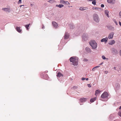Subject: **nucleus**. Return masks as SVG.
<instances>
[{"mask_svg": "<svg viewBox=\"0 0 121 121\" xmlns=\"http://www.w3.org/2000/svg\"><path fill=\"white\" fill-rule=\"evenodd\" d=\"M107 28L109 30L112 31H114L115 30L114 28L111 26H107Z\"/></svg>", "mask_w": 121, "mask_h": 121, "instance_id": "obj_14", "label": "nucleus"}, {"mask_svg": "<svg viewBox=\"0 0 121 121\" xmlns=\"http://www.w3.org/2000/svg\"><path fill=\"white\" fill-rule=\"evenodd\" d=\"M44 27L43 26V27H42V29H44Z\"/></svg>", "mask_w": 121, "mask_h": 121, "instance_id": "obj_51", "label": "nucleus"}, {"mask_svg": "<svg viewBox=\"0 0 121 121\" xmlns=\"http://www.w3.org/2000/svg\"><path fill=\"white\" fill-rule=\"evenodd\" d=\"M65 3V1L63 0H60V3L61 4H64Z\"/></svg>", "mask_w": 121, "mask_h": 121, "instance_id": "obj_26", "label": "nucleus"}, {"mask_svg": "<svg viewBox=\"0 0 121 121\" xmlns=\"http://www.w3.org/2000/svg\"><path fill=\"white\" fill-rule=\"evenodd\" d=\"M57 78H58V79L60 78H62L63 76V75L60 72H58L57 73Z\"/></svg>", "mask_w": 121, "mask_h": 121, "instance_id": "obj_11", "label": "nucleus"}, {"mask_svg": "<svg viewBox=\"0 0 121 121\" xmlns=\"http://www.w3.org/2000/svg\"><path fill=\"white\" fill-rule=\"evenodd\" d=\"M107 2L109 3L113 4L115 3V0H107Z\"/></svg>", "mask_w": 121, "mask_h": 121, "instance_id": "obj_15", "label": "nucleus"}, {"mask_svg": "<svg viewBox=\"0 0 121 121\" xmlns=\"http://www.w3.org/2000/svg\"><path fill=\"white\" fill-rule=\"evenodd\" d=\"M94 20L97 22H98L99 21V18L98 15L96 14H94L93 15Z\"/></svg>", "mask_w": 121, "mask_h": 121, "instance_id": "obj_3", "label": "nucleus"}, {"mask_svg": "<svg viewBox=\"0 0 121 121\" xmlns=\"http://www.w3.org/2000/svg\"><path fill=\"white\" fill-rule=\"evenodd\" d=\"M86 99V98H83L80 99L79 100V103L80 105H82L83 104V103L84 102Z\"/></svg>", "mask_w": 121, "mask_h": 121, "instance_id": "obj_6", "label": "nucleus"}, {"mask_svg": "<svg viewBox=\"0 0 121 121\" xmlns=\"http://www.w3.org/2000/svg\"><path fill=\"white\" fill-rule=\"evenodd\" d=\"M30 5L31 6H32V4H30Z\"/></svg>", "mask_w": 121, "mask_h": 121, "instance_id": "obj_52", "label": "nucleus"}, {"mask_svg": "<svg viewBox=\"0 0 121 121\" xmlns=\"http://www.w3.org/2000/svg\"><path fill=\"white\" fill-rule=\"evenodd\" d=\"M16 30H17L19 33H22V30L21 29L20 27H18V26H17L16 27Z\"/></svg>", "mask_w": 121, "mask_h": 121, "instance_id": "obj_12", "label": "nucleus"}, {"mask_svg": "<svg viewBox=\"0 0 121 121\" xmlns=\"http://www.w3.org/2000/svg\"><path fill=\"white\" fill-rule=\"evenodd\" d=\"M52 24L54 27L55 28H58V26L57 23L55 22H52Z\"/></svg>", "mask_w": 121, "mask_h": 121, "instance_id": "obj_8", "label": "nucleus"}, {"mask_svg": "<svg viewBox=\"0 0 121 121\" xmlns=\"http://www.w3.org/2000/svg\"><path fill=\"white\" fill-rule=\"evenodd\" d=\"M101 91H100V90H96L95 91V95H97Z\"/></svg>", "mask_w": 121, "mask_h": 121, "instance_id": "obj_19", "label": "nucleus"}, {"mask_svg": "<svg viewBox=\"0 0 121 121\" xmlns=\"http://www.w3.org/2000/svg\"><path fill=\"white\" fill-rule=\"evenodd\" d=\"M22 0H19L18 2V4H20L21 3Z\"/></svg>", "mask_w": 121, "mask_h": 121, "instance_id": "obj_33", "label": "nucleus"}, {"mask_svg": "<svg viewBox=\"0 0 121 121\" xmlns=\"http://www.w3.org/2000/svg\"><path fill=\"white\" fill-rule=\"evenodd\" d=\"M119 24L121 26V22H119Z\"/></svg>", "mask_w": 121, "mask_h": 121, "instance_id": "obj_45", "label": "nucleus"}, {"mask_svg": "<svg viewBox=\"0 0 121 121\" xmlns=\"http://www.w3.org/2000/svg\"><path fill=\"white\" fill-rule=\"evenodd\" d=\"M114 35V33L112 32L110 33L108 35V38L109 39H112L113 38V35Z\"/></svg>", "mask_w": 121, "mask_h": 121, "instance_id": "obj_9", "label": "nucleus"}, {"mask_svg": "<svg viewBox=\"0 0 121 121\" xmlns=\"http://www.w3.org/2000/svg\"><path fill=\"white\" fill-rule=\"evenodd\" d=\"M93 0H88V1H92Z\"/></svg>", "mask_w": 121, "mask_h": 121, "instance_id": "obj_46", "label": "nucleus"}, {"mask_svg": "<svg viewBox=\"0 0 121 121\" xmlns=\"http://www.w3.org/2000/svg\"><path fill=\"white\" fill-rule=\"evenodd\" d=\"M119 53L120 54V56H121V50H120L119 51Z\"/></svg>", "mask_w": 121, "mask_h": 121, "instance_id": "obj_43", "label": "nucleus"}, {"mask_svg": "<svg viewBox=\"0 0 121 121\" xmlns=\"http://www.w3.org/2000/svg\"><path fill=\"white\" fill-rule=\"evenodd\" d=\"M88 60L86 58H84L83 59V61L84 62L87 61Z\"/></svg>", "mask_w": 121, "mask_h": 121, "instance_id": "obj_30", "label": "nucleus"}, {"mask_svg": "<svg viewBox=\"0 0 121 121\" xmlns=\"http://www.w3.org/2000/svg\"><path fill=\"white\" fill-rule=\"evenodd\" d=\"M48 2L51 3H52L53 2V1L52 0H50L48 1Z\"/></svg>", "mask_w": 121, "mask_h": 121, "instance_id": "obj_31", "label": "nucleus"}, {"mask_svg": "<svg viewBox=\"0 0 121 121\" xmlns=\"http://www.w3.org/2000/svg\"><path fill=\"white\" fill-rule=\"evenodd\" d=\"M78 88L77 86H73V88L74 89H77Z\"/></svg>", "mask_w": 121, "mask_h": 121, "instance_id": "obj_32", "label": "nucleus"}, {"mask_svg": "<svg viewBox=\"0 0 121 121\" xmlns=\"http://www.w3.org/2000/svg\"><path fill=\"white\" fill-rule=\"evenodd\" d=\"M95 67H94V68L92 69V70L93 71H94L95 70Z\"/></svg>", "mask_w": 121, "mask_h": 121, "instance_id": "obj_42", "label": "nucleus"}, {"mask_svg": "<svg viewBox=\"0 0 121 121\" xmlns=\"http://www.w3.org/2000/svg\"><path fill=\"white\" fill-rule=\"evenodd\" d=\"M88 36L87 34L86 33L84 34L82 36L83 40L84 41H86L87 39L88 38Z\"/></svg>", "mask_w": 121, "mask_h": 121, "instance_id": "obj_4", "label": "nucleus"}, {"mask_svg": "<svg viewBox=\"0 0 121 121\" xmlns=\"http://www.w3.org/2000/svg\"><path fill=\"white\" fill-rule=\"evenodd\" d=\"M89 44L93 49H95L97 47V44L95 41L94 40H92L89 42Z\"/></svg>", "mask_w": 121, "mask_h": 121, "instance_id": "obj_2", "label": "nucleus"}, {"mask_svg": "<svg viewBox=\"0 0 121 121\" xmlns=\"http://www.w3.org/2000/svg\"><path fill=\"white\" fill-rule=\"evenodd\" d=\"M119 15L121 17V11L119 13Z\"/></svg>", "mask_w": 121, "mask_h": 121, "instance_id": "obj_44", "label": "nucleus"}, {"mask_svg": "<svg viewBox=\"0 0 121 121\" xmlns=\"http://www.w3.org/2000/svg\"><path fill=\"white\" fill-rule=\"evenodd\" d=\"M65 4H69V2L68 1H65Z\"/></svg>", "mask_w": 121, "mask_h": 121, "instance_id": "obj_37", "label": "nucleus"}, {"mask_svg": "<svg viewBox=\"0 0 121 121\" xmlns=\"http://www.w3.org/2000/svg\"><path fill=\"white\" fill-rule=\"evenodd\" d=\"M115 41L114 40H112L109 43V44L110 45H112L115 43Z\"/></svg>", "mask_w": 121, "mask_h": 121, "instance_id": "obj_18", "label": "nucleus"}, {"mask_svg": "<svg viewBox=\"0 0 121 121\" xmlns=\"http://www.w3.org/2000/svg\"><path fill=\"white\" fill-rule=\"evenodd\" d=\"M115 23L116 24V25H117V22H115Z\"/></svg>", "mask_w": 121, "mask_h": 121, "instance_id": "obj_49", "label": "nucleus"}, {"mask_svg": "<svg viewBox=\"0 0 121 121\" xmlns=\"http://www.w3.org/2000/svg\"><path fill=\"white\" fill-rule=\"evenodd\" d=\"M97 99L96 97H95L93 98H92L90 100V101L92 103L95 100H96Z\"/></svg>", "mask_w": 121, "mask_h": 121, "instance_id": "obj_17", "label": "nucleus"}, {"mask_svg": "<svg viewBox=\"0 0 121 121\" xmlns=\"http://www.w3.org/2000/svg\"><path fill=\"white\" fill-rule=\"evenodd\" d=\"M102 57L103 59V60H105V59H107L108 60V58H106L105 56H102Z\"/></svg>", "mask_w": 121, "mask_h": 121, "instance_id": "obj_28", "label": "nucleus"}, {"mask_svg": "<svg viewBox=\"0 0 121 121\" xmlns=\"http://www.w3.org/2000/svg\"><path fill=\"white\" fill-rule=\"evenodd\" d=\"M105 13L106 15L108 17H109V16L108 14V13H109V12L107 10H105Z\"/></svg>", "mask_w": 121, "mask_h": 121, "instance_id": "obj_21", "label": "nucleus"}, {"mask_svg": "<svg viewBox=\"0 0 121 121\" xmlns=\"http://www.w3.org/2000/svg\"><path fill=\"white\" fill-rule=\"evenodd\" d=\"M95 0H93L92 2V4L94 5H95L96 3Z\"/></svg>", "mask_w": 121, "mask_h": 121, "instance_id": "obj_27", "label": "nucleus"}, {"mask_svg": "<svg viewBox=\"0 0 121 121\" xmlns=\"http://www.w3.org/2000/svg\"><path fill=\"white\" fill-rule=\"evenodd\" d=\"M116 67H114V69L115 70H116Z\"/></svg>", "mask_w": 121, "mask_h": 121, "instance_id": "obj_48", "label": "nucleus"}, {"mask_svg": "<svg viewBox=\"0 0 121 121\" xmlns=\"http://www.w3.org/2000/svg\"><path fill=\"white\" fill-rule=\"evenodd\" d=\"M108 72L107 71H104V73L105 74H107L108 73Z\"/></svg>", "mask_w": 121, "mask_h": 121, "instance_id": "obj_39", "label": "nucleus"}, {"mask_svg": "<svg viewBox=\"0 0 121 121\" xmlns=\"http://www.w3.org/2000/svg\"><path fill=\"white\" fill-rule=\"evenodd\" d=\"M73 25H72L70 27V28L71 29H72V28H73Z\"/></svg>", "mask_w": 121, "mask_h": 121, "instance_id": "obj_40", "label": "nucleus"}, {"mask_svg": "<svg viewBox=\"0 0 121 121\" xmlns=\"http://www.w3.org/2000/svg\"><path fill=\"white\" fill-rule=\"evenodd\" d=\"M48 72V71H46V73H47V72Z\"/></svg>", "mask_w": 121, "mask_h": 121, "instance_id": "obj_53", "label": "nucleus"}, {"mask_svg": "<svg viewBox=\"0 0 121 121\" xmlns=\"http://www.w3.org/2000/svg\"><path fill=\"white\" fill-rule=\"evenodd\" d=\"M45 75L46 76V78H44V79L48 80V75L47 74H45Z\"/></svg>", "mask_w": 121, "mask_h": 121, "instance_id": "obj_29", "label": "nucleus"}, {"mask_svg": "<svg viewBox=\"0 0 121 121\" xmlns=\"http://www.w3.org/2000/svg\"><path fill=\"white\" fill-rule=\"evenodd\" d=\"M2 10L6 12H8L9 13L12 10L11 9L8 8H3Z\"/></svg>", "mask_w": 121, "mask_h": 121, "instance_id": "obj_7", "label": "nucleus"}, {"mask_svg": "<svg viewBox=\"0 0 121 121\" xmlns=\"http://www.w3.org/2000/svg\"><path fill=\"white\" fill-rule=\"evenodd\" d=\"M98 66H99V67H100V65H99Z\"/></svg>", "mask_w": 121, "mask_h": 121, "instance_id": "obj_54", "label": "nucleus"}, {"mask_svg": "<svg viewBox=\"0 0 121 121\" xmlns=\"http://www.w3.org/2000/svg\"><path fill=\"white\" fill-rule=\"evenodd\" d=\"M87 86L89 87H90L91 86L90 85V84H87Z\"/></svg>", "mask_w": 121, "mask_h": 121, "instance_id": "obj_34", "label": "nucleus"}, {"mask_svg": "<svg viewBox=\"0 0 121 121\" xmlns=\"http://www.w3.org/2000/svg\"><path fill=\"white\" fill-rule=\"evenodd\" d=\"M30 24H29L28 25H26L25 26L26 27V28L27 30H28L29 29V26L30 25Z\"/></svg>", "mask_w": 121, "mask_h": 121, "instance_id": "obj_24", "label": "nucleus"}, {"mask_svg": "<svg viewBox=\"0 0 121 121\" xmlns=\"http://www.w3.org/2000/svg\"><path fill=\"white\" fill-rule=\"evenodd\" d=\"M86 7H81L79 9L81 10H86Z\"/></svg>", "mask_w": 121, "mask_h": 121, "instance_id": "obj_22", "label": "nucleus"}, {"mask_svg": "<svg viewBox=\"0 0 121 121\" xmlns=\"http://www.w3.org/2000/svg\"><path fill=\"white\" fill-rule=\"evenodd\" d=\"M108 95V94L107 92H104L101 95V97L102 98H104L107 97Z\"/></svg>", "mask_w": 121, "mask_h": 121, "instance_id": "obj_5", "label": "nucleus"}, {"mask_svg": "<svg viewBox=\"0 0 121 121\" xmlns=\"http://www.w3.org/2000/svg\"><path fill=\"white\" fill-rule=\"evenodd\" d=\"M99 8H97V7H95V8H93V9H98Z\"/></svg>", "mask_w": 121, "mask_h": 121, "instance_id": "obj_35", "label": "nucleus"}, {"mask_svg": "<svg viewBox=\"0 0 121 121\" xmlns=\"http://www.w3.org/2000/svg\"><path fill=\"white\" fill-rule=\"evenodd\" d=\"M104 7V5L103 4H101V7L103 8V7Z\"/></svg>", "mask_w": 121, "mask_h": 121, "instance_id": "obj_36", "label": "nucleus"}, {"mask_svg": "<svg viewBox=\"0 0 121 121\" xmlns=\"http://www.w3.org/2000/svg\"><path fill=\"white\" fill-rule=\"evenodd\" d=\"M86 80L87 81L88 80V78H86Z\"/></svg>", "mask_w": 121, "mask_h": 121, "instance_id": "obj_50", "label": "nucleus"}, {"mask_svg": "<svg viewBox=\"0 0 121 121\" xmlns=\"http://www.w3.org/2000/svg\"><path fill=\"white\" fill-rule=\"evenodd\" d=\"M69 37V35L68 32H66L64 36V39H68Z\"/></svg>", "mask_w": 121, "mask_h": 121, "instance_id": "obj_10", "label": "nucleus"}, {"mask_svg": "<svg viewBox=\"0 0 121 121\" xmlns=\"http://www.w3.org/2000/svg\"><path fill=\"white\" fill-rule=\"evenodd\" d=\"M103 64V62L102 63H101L99 65H102Z\"/></svg>", "mask_w": 121, "mask_h": 121, "instance_id": "obj_41", "label": "nucleus"}, {"mask_svg": "<svg viewBox=\"0 0 121 121\" xmlns=\"http://www.w3.org/2000/svg\"><path fill=\"white\" fill-rule=\"evenodd\" d=\"M70 62H72V64L74 65H77L78 64V57L74 56L71 57L69 59Z\"/></svg>", "mask_w": 121, "mask_h": 121, "instance_id": "obj_1", "label": "nucleus"}, {"mask_svg": "<svg viewBox=\"0 0 121 121\" xmlns=\"http://www.w3.org/2000/svg\"><path fill=\"white\" fill-rule=\"evenodd\" d=\"M119 109H121V106L120 107ZM118 114L119 116L121 117V110L118 113Z\"/></svg>", "mask_w": 121, "mask_h": 121, "instance_id": "obj_23", "label": "nucleus"}, {"mask_svg": "<svg viewBox=\"0 0 121 121\" xmlns=\"http://www.w3.org/2000/svg\"><path fill=\"white\" fill-rule=\"evenodd\" d=\"M86 79V78H82V80H84Z\"/></svg>", "mask_w": 121, "mask_h": 121, "instance_id": "obj_38", "label": "nucleus"}, {"mask_svg": "<svg viewBox=\"0 0 121 121\" xmlns=\"http://www.w3.org/2000/svg\"><path fill=\"white\" fill-rule=\"evenodd\" d=\"M64 6V5L62 4H59V5L56 4V7H58L59 8H61Z\"/></svg>", "mask_w": 121, "mask_h": 121, "instance_id": "obj_20", "label": "nucleus"}, {"mask_svg": "<svg viewBox=\"0 0 121 121\" xmlns=\"http://www.w3.org/2000/svg\"><path fill=\"white\" fill-rule=\"evenodd\" d=\"M108 38L107 37H106L105 38H104L102 39H101V42H104L105 43H106L108 40Z\"/></svg>", "mask_w": 121, "mask_h": 121, "instance_id": "obj_16", "label": "nucleus"}, {"mask_svg": "<svg viewBox=\"0 0 121 121\" xmlns=\"http://www.w3.org/2000/svg\"><path fill=\"white\" fill-rule=\"evenodd\" d=\"M86 51L88 53H90L91 52V50L89 48L86 47L85 49Z\"/></svg>", "mask_w": 121, "mask_h": 121, "instance_id": "obj_13", "label": "nucleus"}, {"mask_svg": "<svg viewBox=\"0 0 121 121\" xmlns=\"http://www.w3.org/2000/svg\"><path fill=\"white\" fill-rule=\"evenodd\" d=\"M115 86L117 88H118L120 87V85L118 83H117L116 84Z\"/></svg>", "mask_w": 121, "mask_h": 121, "instance_id": "obj_25", "label": "nucleus"}, {"mask_svg": "<svg viewBox=\"0 0 121 121\" xmlns=\"http://www.w3.org/2000/svg\"><path fill=\"white\" fill-rule=\"evenodd\" d=\"M99 67V66H96L95 67V68H96Z\"/></svg>", "mask_w": 121, "mask_h": 121, "instance_id": "obj_47", "label": "nucleus"}]
</instances>
